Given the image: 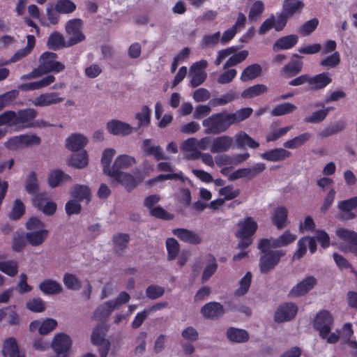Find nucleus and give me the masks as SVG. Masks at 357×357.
<instances>
[{
	"mask_svg": "<svg viewBox=\"0 0 357 357\" xmlns=\"http://www.w3.org/2000/svg\"><path fill=\"white\" fill-rule=\"evenodd\" d=\"M130 241V236L128 234L119 233L112 238L114 243V249L116 254L121 255L123 250L127 248Z\"/></svg>",
	"mask_w": 357,
	"mask_h": 357,
	"instance_id": "obj_43",
	"label": "nucleus"
},
{
	"mask_svg": "<svg viewBox=\"0 0 357 357\" xmlns=\"http://www.w3.org/2000/svg\"><path fill=\"white\" fill-rule=\"evenodd\" d=\"M207 66L206 60H201L200 61L195 62L190 67V85L192 87L195 88L203 84L207 77L206 73L204 69Z\"/></svg>",
	"mask_w": 357,
	"mask_h": 357,
	"instance_id": "obj_10",
	"label": "nucleus"
},
{
	"mask_svg": "<svg viewBox=\"0 0 357 357\" xmlns=\"http://www.w3.org/2000/svg\"><path fill=\"white\" fill-rule=\"evenodd\" d=\"M71 347L72 340L63 333L56 334L52 342V348L60 357H68Z\"/></svg>",
	"mask_w": 357,
	"mask_h": 357,
	"instance_id": "obj_9",
	"label": "nucleus"
},
{
	"mask_svg": "<svg viewBox=\"0 0 357 357\" xmlns=\"http://www.w3.org/2000/svg\"><path fill=\"white\" fill-rule=\"evenodd\" d=\"M56 59L57 54L54 52H43L40 56L38 68H34L29 74L23 75L22 78L33 79L51 72L54 73L62 72L65 69V65L56 61Z\"/></svg>",
	"mask_w": 357,
	"mask_h": 357,
	"instance_id": "obj_2",
	"label": "nucleus"
},
{
	"mask_svg": "<svg viewBox=\"0 0 357 357\" xmlns=\"http://www.w3.org/2000/svg\"><path fill=\"white\" fill-rule=\"evenodd\" d=\"M151 216L164 220H170L174 218V215L165 211L162 206H158L149 210Z\"/></svg>",
	"mask_w": 357,
	"mask_h": 357,
	"instance_id": "obj_63",
	"label": "nucleus"
},
{
	"mask_svg": "<svg viewBox=\"0 0 357 357\" xmlns=\"http://www.w3.org/2000/svg\"><path fill=\"white\" fill-rule=\"evenodd\" d=\"M76 8V4L70 0H57L54 5L55 10L61 14L72 13Z\"/></svg>",
	"mask_w": 357,
	"mask_h": 357,
	"instance_id": "obj_50",
	"label": "nucleus"
},
{
	"mask_svg": "<svg viewBox=\"0 0 357 357\" xmlns=\"http://www.w3.org/2000/svg\"><path fill=\"white\" fill-rule=\"evenodd\" d=\"M334 325V319L329 311L321 310L318 312L313 320V327L319 332L320 337L326 340L328 344H335L340 340V333H331Z\"/></svg>",
	"mask_w": 357,
	"mask_h": 357,
	"instance_id": "obj_1",
	"label": "nucleus"
},
{
	"mask_svg": "<svg viewBox=\"0 0 357 357\" xmlns=\"http://www.w3.org/2000/svg\"><path fill=\"white\" fill-rule=\"evenodd\" d=\"M70 181H72L71 176L60 169L52 170L47 176L48 185L52 188L59 186L63 182Z\"/></svg>",
	"mask_w": 357,
	"mask_h": 357,
	"instance_id": "obj_28",
	"label": "nucleus"
},
{
	"mask_svg": "<svg viewBox=\"0 0 357 357\" xmlns=\"http://www.w3.org/2000/svg\"><path fill=\"white\" fill-rule=\"evenodd\" d=\"M266 166L264 163L258 162L255 164L251 168L238 169L229 176V180L234 181L241 178L252 179L257 174L264 172Z\"/></svg>",
	"mask_w": 357,
	"mask_h": 357,
	"instance_id": "obj_11",
	"label": "nucleus"
},
{
	"mask_svg": "<svg viewBox=\"0 0 357 357\" xmlns=\"http://www.w3.org/2000/svg\"><path fill=\"white\" fill-rule=\"evenodd\" d=\"M166 248L167 251V259L169 261L175 259L180 250L178 242L174 238H168L166 240Z\"/></svg>",
	"mask_w": 357,
	"mask_h": 357,
	"instance_id": "obj_55",
	"label": "nucleus"
},
{
	"mask_svg": "<svg viewBox=\"0 0 357 357\" xmlns=\"http://www.w3.org/2000/svg\"><path fill=\"white\" fill-rule=\"evenodd\" d=\"M136 162L135 158L128 155H120L114 160L113 164V171L121 172V169H126L132 166Z\"/></svg>",
	"mask_w": 357,
	"mask_h": 357,
	"instance_id": "obj_37",
	"label": "nucleus"
},
{
	"mask_svg": "<svg viewBox=\"0 0 357 357\" xmlns=\"http://www.w3.org/2000/svg\"><path fill=\"white\" fill-rule=\"evenodd\" d=\"M331 75L328 72L321 73L314 76L310 75V86L312 91L324 89L332 82Z\"/></svg>",
	"mask_w": 357,
	"mask_h": 357,
	"instance_id": "obj_23",
	"label": "nucleus"
},
{
	"mask_svg": "<svg viewBox=\"0 0 357 357\" xmlns=\"http://www.w3.org/2000/svg\"><path fill=\"white\" fill-rule=\"evenodd\" d=\"M47 45L49 49L55 51L63 47H67V43H66L65 39L61 33L54 31L50 35Z\"/></svg>",
	"mask_w": 357,
	"mask_h": 357,
	"instance_id": "obj_44",
	"label": "nucleus"
},
{
	"mask_svg": "<svg viewBox=\"0 0 357 357\" xmlns=\"http://www.w3.org/2000/svg\"><path fill=\"white\" fill-rule=\"evenodd\" d=\"M59 95L57 92L42 93L34 98L33 104L36 107H46L59 103L64 98L59 97Z\"/></svg>",
	"mask_w": 357,
	"mask_h": 357,
	"instance_id": "obj_19",
	"label": "nucleus"
},
{
	"mask_svg": "<svg viewBox=\"0 0 357 357\" xmlns=\"http://www.w3.org/2000/svg\"><path fill=\"white\" fill-rule=\"evenodd\" d=\"M317 284V280L314 276H307L296 284L289 292V297H300L307 294Z\"/></svg>",
	"mask_w": 357,
	"mask_h": 357,
	"instance_id": "obj_13",
	"label": "nucleus"
},
{
	"mask_svg": "<svg viewBox=\"0 0 357 357\" xmlns=\"http://www.w3.org/2000/svg\"><path fill=\"white\" fill-rule=\"evenodd\" d=\"M25 212V206L22 202L16 199L14 202L13 207L10 213L9 214V218L13 220H17L21 218Z\"/></svg>",
	"mask_w": 357,
	"mask_h": 357,
	"instance_id": "obj_61",
	"label": "nucleus"
},
{
	"mask_svg": "<svg viewBox=\"0 0 357 357\" xmlns=\"http://www.w3.org/2000/svg\"><path fill=\"white\" fill-rule=\"evenodd\" d=\"M319 25V20L314 17L304 22L299 28L298 33L301 36L305 37L312 33Z\"/></svg>",
	"mask_w": 357,
	"mask_h": 357,
	"instance_id": "obj_54",
	"label": "nucleus"
},
{
	"mask_svg": "<svg viewBox=\"0 0 357 357\" xmlns=\"http://www.w3.org/2000/svg\"><path fill=\"white\" fill-rule=\"evenodd\" d=\"M296 109V105L290 102H284L276 105L271 111L273 116H280L292 113Z\"/></svg>",
	"mask_w": 357,
	"mask_h": 357,
	"instance_id": "obj_52",
	"label": "nucleus"
},
{
	"mask_svg": "<svg viewBox=\"0 0 357 357\" xmlns=\"http://www.w3.org/2000/svg\"><path fill=\"white\" fill-rule=\"evenodd\" d=\"M206 134L219 135L226 132L231 126L227 112L213 114L202 121Z\"/></svg>",
	"mask_w": 357,
	"mask_h": 357,
	"instance_id": "obj_3",
	"label": "nucleus"
},
{
	"mask_svg": "<svg viewBox=\"0 0 357 357\" xmlns=\"http://www.w3.org/2000/svg\"><path fill=\"white\" fill-rule=\"evenodd\" d=\"M2 352L5 357H24L20 354L17 342L12 337L4 340Z\"/></svg>",
	"mask_w": 357,
	"mask_h": 357,
	"instance_id": "obj_33",
	"label": "nucleus"
},
{
	"mask_svg": "<svg viewBox=\"0 0 357 357\" xmlns=\"http://www.w3.org/2000/svg\"><path fill=\"white\" fill-rule=\"evenodd\" d=\"M268 90L267 86L263 84H257L248 87L241 93V97L243 98H252L266 93Z\"/></svg>",
	"mask_w": 357,
	"mask_h": 357,
	"instance_id": "obj_49",
	"label": "nucleus"
},
{
	"mask_svg": "<svg viewBox=\"0 0 357 357\" xmlns=\"http://www.w3.org/2000/svg\"><path fill=\"white\" fill-rule=\"evenodd\" d=\"M115 307L110 301L100 305L93 312V318L97 321L105 320L109 317Z\"/></svg>",
	"mask_w": 357,
	"mask_h": 357,
	"instance_id": "obj_35",
	"label": "nucleus"
},
{
	"mask_svg": "<svg viewBox=\"0 0 357 357\" xmlns=\"http://www.w3.org/2000/svg\"><path fill=\"white\" fill-rule=\"evenodd\" d=\"M70 195L78 202L85 201L86 204L91 202V190L87 185L80 184L75 185Z\"/></svg>",
	"mask_w": 357,
	"mask_h": 357,
	"instance_id": "obj_32",
	"label": "nucleus"
},
{
	"mask_svg": "<svg viewBox=\"0 0 357 357\" xmlns=\"http://www.w3.org/2000/svg\"><path fill=\"white\" fill-rule=\"evenodd\" d=\"M227 338L234 342H245L249 339L248 333L244 329L231 327L227 331Z\"/></svg>",
	"mask_w": 357,
	"mask_h": 357,
	"instance_id": "obj_39",
	"label": "nucleus"
},
{
	"mask_svg": "<svg viewBox=\"0 0 357 357\" xmlns=\"http://www.w3.org/2000/svg\"><path fill=\"white\" fill-rule=\"evenodd\" d=\"M83 22L81 19L75 18L67 22L65 29L69 36L67 40V47L73 46L85 40L86 37L82 31Z\"/></svg>",
	"mask_w": 357,
	"mask_h": 357,
	"instance_id": "obj_5",
	"label": "nucleus"
},
{
	"mask_svg": "<svg viewBox=\"0 0 357 357\" xmlns=\"http://www.w3.org/2000/svg\"><path fill=\"white\" fill-rule=\"evenodd\" d=\"M311 138V134L310 132H303L291 139L286 141L283 144V146L285 149H297L303 144H305Z\"/></svg>",
	"mask_w": 357,
	"mask_h": 357,
	"instance_id": "obj_42",
	"label": "nucleus"
},
{
	"mask_svg": "<svg viewBox=\"0 0 357 357\" xmlns=\"http://www.w3.org/2000/svg\"><path fill=\"white\" fill-rule=\"evenodd\" d=\"M233 139L231 137L223 135L214 139L211 151L213 153L227 151L231 146Z\"/></svg>",
	"mask_w": 357,
	"mask_h": 357,
	"instance_id": "obj_31",
	"label": "nucleus"
},
{
	"mask_svg": "<svg viewBox=\"0 0 357 357\" xmlns=\"http://www.w3.org/2000/svg\"><path fill=\"white\" fill-rule=\"evenodd\" d=\"M252 112L253 110L251 107H244L236 110L234 113H228L231 125L240 123L248 119Z\"/></svg>",
	"mask_w": 357,
	"mask_h": 357,
	"instance_id": "obj_45",
	"label": "nucleus"
},
{
	"mask_svg": "<svg viewBox=\"0 0 357 357\" xmlns=\"http://www.w3.org/2000/svg\"><path fill=\"white\" fill-rule=\"evenodd\" d=\"M337 236L342 241L357 246V233L347 229L340 228L336 231ZM357 257V248L354 251Z\"/></svg>",
	"mask_w": 357,
	"mask_h": 357,
	"instance_id": "obj_41",
	"label": "nucleus"
},
{
	"mask_svg": "<svg viewBox=\"0 0 357 357\" xmlns=\"http://www.w3.org/2000/svg\"><path fill=\"white\" fill-rule=\"evenodd\" d=\"M105 329L102 325L97 326L92 331L91 342L93 344L102 346L105 342Z\"/></svg>",
	"mask_w": 357,
	"mask_h": 357,
	"instance_id": "obj_62",
	"label": "nucleus"
},
{
	"mask_svg": "<svg viewBox=\"0 0 357 357\" xmlns=\"http://www.w3.org/2000/svg\"><path fill=\"white\" fill-rule=\"evenodd\" d=\"M135 119L138 121L137 129L141 127H146L151 123V110L146 105H144L140 112L135 114Z\"/></svg>",
	"mask_w": 357,
	"mask_h": 357,
	"instance_id": "obj_51",
	"label": "nucleus"
},
{
	"mask_svg": "<svg viewBox=\"0 0 357 357\" xmlns=\"http://www.w3.org/2000/svg\"><path fill=\"white\" fill-rule=\"evenodd\" d=\"M88 155L86 151L73 153L68 160V165L77 169H82L88 165Z\"/></svg>",
	"mask_w": 357,
	"mask_h": 357,
	"instance_id": "obj_36",
	"label": "nucleus"
},
{
	"mask_svg": "<svg viewBox=\"0 0 357 357\" xmlns=\"http://www.w3.org/2000/svg\"><path fill=\"white\" fill-rule=\"evenodd\" d=\"M110 177L121 183L128 192H131L137 185L136 178L128 173L113 171Z\"/></svg>",
	"mask_w": 357,
	"mask_h": 357,
	"instance_id": "obj_18",
	"label": "nucleus"
},
{
	"mask_svg": "<svg viewBox=\"0 0 357 357\" xmlns=\"http://www.w3.org/2000/svg\"><path fill=\"white\" fill-rule=\"evenodd\" d=\"M291 156V153L282 148H275L261 153L260 157L270 162H280Z\"/></svg>",
	"mask_w": 357,
	"mask_h": 357,
	"instance_id": "obj_20",
	"label": "nucleus"
},
{
	"mask_svg": "<svg viewBox=\"0 0 357 357\" xmlns=\"http://www.w3.org/2000/svg\"><path fill=\"white\" fill-rule=\"evenodd\" d=\"M25 190L30 195L37 194L39 190L38 179L35 172H31L26 180Z\"/></svg>",
	"mask_w": 357,
	"mask_h": 357,
	"instance_id": "obj_58",
	"label": "nucleus"
},
{
	"mask_svg": "<svg viewBox=\"0 0 357 357\" xmlns=\"http://www.w3.org/2000/svg\"><path fill=\"white\" fill-rule=\"evenodd\" d=\"M172 234L180 241L191 245H199L202 238L195 231L185 228H176L172 230Z\"/></svg>",
	"mask_w": 357,
	"mask_h": 357,
	"instance_id": "obj_17",
	"label": "nucleus"
},
{
	"mask_svg": "<svg viewBox=\"0 0 357 357\" xmlns=\"http://www.w3.org/2000/svg\"><path fill=\"white\" fill-rule=\"evenodd\" d=\"M37 112L32 108L20 109L16 112L15 121L17 126L22 125V128L33 126L31 122L36 117Z\"/></svg>",
	"mask_w": 357,
	"mask_h": 357,
	"instance_id": "obj_21",
	"label": "nucleus"
},
{
	"mask_svg": "<svg viewBox=\"0 0 357 357\" xmlns=\"http://www.w3.org/2000/svg\"><path fill=\"white\" fill-rule=\"evenodd\" d=\"M337 207L342 212V213L339 215L340 220H347L354 219L356 215L352 212V210L357 208V196L339 202Z\"/></svg>",
	"mask_w": 357,
	"mask_h": 357,
	"instance_id": "obj_14",
	"label": "nucleus"
},
{
	"mask_svg": "<svg viewBox=\"0 0 357 357\" xmlns=\"http://www.w3.org/2000/svg\"><path fill=\"white\" fill-rule=\"evenodd\" d=\"M286 255L282 250L270 251L261 255L259 259V268L261 273H268L278 264L282 257Z\"/></svg>",
	"mask_w": 357,
	"mask_h": 357,
	"instance_id": "obj_7",
	"label": "nucleus"
},
{
	"mask_svg": "<svg viewBox=\"0 0 357 357\" xmlns=\"http://www.w3.org/2000/svg\"><path fill=\"white\" fill-rule=\"evenodd\" d=\"M115 153L116 151L114 149H106L102 153L101 164L103 167V173L107 176H110L111 172H113V166L110 167V164Z\"/></svg>",
	"mask_w": 357,
	"mask_h": 357,
	"instance_id": "obj_47",
	"label": "nucleus"
},
{
	"mask_svg": "<svg viewBox=\"0 0 357 357\" xmlns=\"http://www.w3.org/2000/svg\"><path fill=\"white\" fill-rule=\"evenodd\" d=\"M340 63V57L338 52H334L321 61L320 65L328 68L336 67Z\"/></svg>",
	"mask_w": 357,
	"mask_h": 357,
	"instance_id": "obj_64",
	"label": "nucleus"
},
{
	"mask_svg": "<svg viewBox=\"0 0 357 357\" xmlns=\"http://www.w3.org/2000/svg\"><path fill=\"white\" fill-rule=\"evenodd\" d=\"M40 138L35 135L22 134L9 138L5 142V146L10 150H17L23 146L38 145Z\"/></svg>",
	"mask_w": 357,
	"mask_h": 357,
	"instance_id": "obj_6",
	"label": "nucleus"
},
{
	"mask_svg": "<svg viewBox=\"0 0 357 357\" xmlns=\"http://www.w3.org/2000/svg\"><path fill=\"white\" fill-rule=\"evenodd\" d=\"M39 289L45 294H56L62 291V287L55 280L46 279L39 284Z\"/></svg>",
	"mask_w": 357,
	"mask_h": 357,
	"instance_id": "obj_40",
	"label": "nucleus"
},
{
	"mask_svg": "<svg viewBox=\"0 0 357 357\" xmlns=\"http://www.w3.org/2000/svg\"><path fill=\"white\" fill-rule=\"evenodd\" d=\"M248 56V50H241L237 53H234L227 59V61H226L223 66V69L225 70L229 68V67H232L238 65V63H241V62L246 59Z\"/></svg>",
	"mask_w": 357,
	"mask_h": 357,
	"instance_id": "obj_53",
	"label": "nucleus"
},
{
	"mask_svg": "<svg viewBox=\"0 0 357 357\" xmlns=\"http://www.w3.org/2000/svg\"><path fill=\"white\" fill-rule=\"evenodd\" d=\"M109 132L114 135H128L137 128L119 120H112L107 123Z\"/></svg>",
	"mask_w": 357,
	"mask_h": 357,
	"instance_id": "obj_16",
	"label": "nucleus"
},
{
	"mask_svg": "<svg viewBox=\"0 0 357 357\" xmlns=\"http://www.w3.org/2000/svg\"><path fill=\"white\" fill-rule=\"evenodd\" d=\"M303 56L294 54L289 63L285 64L280 70L282 77L286 79L298 75L303 68Z\"/></svg>",
	"mask_w": 357,
	"mask_h": 357,
	"instance_id": "obj_8",
	"label": "nucleus"
},
{
	"mask_svg": "<svg viewBox=\"0 0 357 357\" xmlns=\"http://www.w3.org/2000/svg\"><path fill=\"white\" fill-rule=\"evenodd\" d=\"M47 229H40L36 231H31L26 234V239L32 246L41 245L48 236Z\"/></svg>",
	"mask_w": 357,
	"mask_h": 357,
	"instance_id": "obj_38",
	"label": "nucleus"
},
{
	"mask_svg": "<svg viewBox=\"0 0 357 357\" xmlns=\"http://www.w3.org/2000/svg\"><path fill=\"white\" fill-rule=\"evenodd\" d=\"M63 284L68 289L79 290L81 287V282L73 274L66 273L63 275Z\"/></svg>",
	"mask_w": 357,
	"mask_h": 357,
	"instance_id": "obj_60",
	"label": "nucleus"
},
{
	"mask_svg": "<svg viewBox=\"0 0 357 357\" xmlns=\"http://www.w3.org/2000/svg\"><path fill=\"white\" fill-rule=\"evenodd\" d=\"M206 258L208 259L209 264L206 266L203 271L202 275V282H206L208 281L210 278L216 272L218 266L216 259L212 254H208L206 255Z\"/></svg>",
	"mask_w": 357,
	"mask_h": 357,
	"instance_id": "obj_46",
	"label": "nucleus"
},
{
	"mask_svg": "<svg viewBox=\"0 0 357 357\" xmlns=\"http://www.w3.org/2000/svg\"><path fill=\"white\" fill-rule=\"evenodd\" d=\"M298 312V307L293 303H284L280 305L275 312L276 322L288 321L294 319Z\"/></svg>",
	"mask_w": 357,
	"mask_h": 357,
	"instance_id": "obj_12",
	"label": "nucleus"
},
{
	"mask_svg": "<svg viewBox=\"0 0 357 357\" xmlns=\"http://www.w3.org/2000/svg\"><path fill=\"white\" fill-rule=\"evenodd\" d=\"M0 271L8 276H15L18 273V264L15 260L0 261Z\"/></svg>",
	"mask_w": 357,
	"mask_h": 357,
	"instance_id": "obj_57",
	"label": "nucleus"
},
{
	"mask_svg": "<svg viewBox=\"0 0 357 357\" xmlns=\"http://www.w3.org/2000/svg\"><path fill=\"white\" fill-rule=\"evenodd\" d=\"M87 142L88 140L85 136L82 134L74 133L66 139V146L71 151H77L82 149Z\"/></svg>",
	"mask_w": 357,
	"mask_h": 357,
	"instance_id": "obj_26",
	"label": "nucleus"
},
{
	"mask_svg": "<svg viewBox=\"0 0 357 357\" xmlns=\"http://www.w3.org/2000/svg\"><path fill=\"white\" fill-rule=\"evenodd\" d=\"M298 40V37L295 34L282 36L274 43L273 50L274 52L282 50H289L297 44Z\"/></svg>",
	"mask_w": 357,
	"mask_h": 357,
	"instance_id": "obj_29",
	"label": "nucleus"
},
{
	"mask_svg": "<svg viewBox=\"0 0 357 357\" xmlns=\"http://www.w3.org/2000/svg\"><path fill=\"white\" fill-rule=\"evenodd\" d=\"M288 218V211L284 206H278L273 209L271 222L278 229H282Z\"/></svg>",
	"mask_w": 357,
	"mask_h": 357,
	"instance_id": "obj_27",
	"label": "nucleus"
},
{
	"mask_svg": "<svg viewBox=\"0 0 357 357\" xmlns=\"http://www.w3.org/2000/svg\"><path fill=\"white\" fill-rule=\"evenodd\" d=\"M296 239V236L285 231L282 235L277 238L272 240V248H277L287 246Z\"/></svg>",
	"mask_w": 357,
	"mask_h": 357,
	"instance_id": "obj_48",
	"label": "nucleus"
},
{
	"mask_svg": "<svg viewBox=\"0 0 357 357\" xmlns=\"http://www.w3.org/2000/svg\"><path fill=\"white\" fill-rule=\"evenodd\" d=\"M202 316L208 319H216L221 317L224 313L223 305L218 302H209L205 304L200 310Z\"/></svg>",
	"mask_w": 357,
	"mask_h": 357,
	"instance_id": "obj_15",
	"label": "nucleus"
},
{
	"mask_svg": "<svg viewBox=\"0 0 357 357\" xmlns=\"http://www.w3.org/2000/svg\"><path fill=\"white\" fill-rule=\"evenodd\" d=\"M7 318V323L10 326H19L21 318L16 311L15 305H9L0 309V321Z\"/></svg>",
	"mask_w": 357,
	"mask_h": 357,
	"instance_id": "obj_25",
	"label": "nucleus"
},
{
	"mask_svg": "<svg viewBox=\"0 0 357 357\" xmlns=\"http://www.w3.org/2000/svg\"><path fill=\"white\" fill-rule=\"evenodd\" d=\"M151 139H144L142 144V150L146 156L153 155L157 160H166V157L160 146L151 145Z\"/></svg>",
	"mask_w": 357,
	"mask_h": 357,
	"instance_id": "obj_24",
	"label": "nucleus"
},
{
	"mask_svg": "<svg viewBox=\"0 0 357 357\" xmlns=\"http://www.w3.org/2000/svg\"><path fill=\"white\" fill-rule=\"evenodd\" d=\"M305 7L301 0H284L282 5V12L277 13L276 31H280L285 27L287 21L296 14L301 13Z\"/></svg>",
	"mask_w": 357,
	"mask_h": 357,
	"instance_id": "obj_4",
	"label": "nucleus"
},
{
	"mask_svg": "<svg viewBox=\"0 0 357 357\" xmlns=\"http://www.w3.org/2000/svg\"><path fill=\"white\" fill-rule=\"evenodd\" d=\"M16 112L13 110H7L0 114V126H8L10 127H16L15 121Z\"/></svg>",
	"mask_w": 357,
	"mask_h": 357,
	"instance_id": "obj_59",
	"label": "nucleus"
},
{
	"mask_svg": "<svg viewBox=\"0 0 357 357\" xmlns=\"http://www.w3.org/2000/svg\"><path fill=\"white\" fill-rule=\"evenodd\" d=\"M261 73V66L258 63H253L244 68L240 79L242 82L253 80L260 76Z\"/></svg>",
	"mask_w": 357,
	"mask_h": 357,
	"instance_id": "obj_34",
	"label": "nucleus"
},
{
	"mask_svg": "<svg viewBox=\"0 0 357 357\" xmlns=\"http://www.w3.org/2000/svg\"><path fill=\"white\" fill-rule=\"evenodd\" d=\"M252 280V274L247 272L245 275L239 281V287L235 291L234 294L236 296H244L249 290Z\"/></svg>",
	"mask_w": 357,
	"mask_h": 357,
	"instance_id": "obj_56",
	"label": "nucleus"
},
{
	"mask_svg": "<svg viewBox=\"0 0 357 357\" xmlns=\"http://www.w3.org/2000/svg\"><path fill=\"white\" fill-rule=\"evenodd\" d=\"M54 81L55 77L52 75H48L38 81L22 84L19 88L24 91H33L48 86Z\"/></svg>",
	"mask_w": 357,
	"mask_h": 357,
	"instance_id": "obj_30",
	"label": "nucleus"
},
{
	"mask_svg": "<svg viewBox=\"0 0 357 357\" xmlns=\"http://www.w3.org/2000/svg\"><path fill=\"white\" fill-rule=\"evenodd\" d=\"M239 229L236 231V237H252L257 229V223L252 217H247L243 222H238Z\"/></svg>",
	"mask_w": 357,
	"mask_h": 357,
	"instance_id": "obj_22",
	"label": "nucleus"
}]
</instances>
